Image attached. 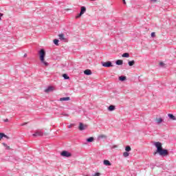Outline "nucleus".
<instances>
[{
	"instance_id": "obj_1",
	"label": "nucleus",
	"mask_w": 176,
	"mask_h": 176,
	"mask_svg": "<svg viewBox=\"0 0 176 176\" xmlns=\"http://www.w3.org/2000/svg\"><path fill=\"white\" fill-rule=\"evenodd\" d=\"M38 54L40 56V60L42 63V64H44L45 67H47V65H49V63L45 61V56H46V52H45V50L41 49L38 52Z\"/></svg>"
},
{
	"instance_id": "obj_2",
	"label": "nucleus",
	"mask_w": 176,
	"mask_h": 176,
	"mask_svg": "<svg viewBox=\"0 0 176 176\" xmlns=\"http://www.w3.org/2000/svg\"><path fill=\"white\" fill-rule=\"evenodd\" d=\"M157 153H159L160 156H167L168 155V151L164 148H162L157 152L153 153L154 156H156Z\"/></svg>"
},
{
	"instance_id": "obj_3",
	"label": "nucleus",
	"mask_w": 176,
	"mask_h": 176,
	"mask_svg": "<svg viewBox=\"0 0 176 176\" xmlns=\"http://www.w3.org/2000/svg\"><path fill=\"white\" fill-rule=\"evenodd\" d=\"M101 64L102 67H104L106 68H110V67H113V65H112V62L111 61L102 62Z\"/></svg>"
},
{
	"instance_id": "obj_4",
	"label": "nucleus",
	"mask_w": 176,
	"mask_h": 176,
	"mask_svg": "<svg viewBox=\"0 0 176 176\" xmlns=\"http://www.w3.org/2000/svg\"><path fill=\"white\" fill-rule=\"evenodd\" d=\"M85 13H86V7L82 6L80 8V12L78 15L76 16V19H79V17H80L82 14H85Z\"/></svg>"
},
{
	"instance_id": "obj_5",
	"label": "nucleus",
	"mask_w": 176,
	"mask_h": 176,
	"mask_svg": "<svg viewBox=\"0 0 176 176\" xmlns=\"http://www.w3.org/2000/svg\"><path fill=\"white\" fill-rule=\"evenodd\" d=\"M60 155L63 157H71V156H72V154H71V153H69V152H68L67 151H62Z\"/></svg>"
},
{
	"instance_id": "obj_6",
	"label": "nucleus",
	"mask_w": 176,
	"mask_h": 176,
	"mask_svg": "<svg viewBox=\"0 0 176 176\" xmlns=\"http://www.w3.org/2000/svg\"><path fill=\"white\" fill-rule=\"evenodd\" d=\"M155 146L157 148V151L156 152H158L159 151H160V149L163 148V147L162 146V144L160 143V142H157L155 143Z\"/></svg>"
},
{
	"instance_id": "obj_7",
	"label": "nucleus",
	"mask_w": 176,
	"mask_h": 176,
	"mask_svg": "<svg viewBox=\"0 0 176 176\" xmlns=\"http://www.w3.org/2000/svg\"><path fill=\"white\" fill-rule=\"evenodd\" d=\"M32 135L33 137H42V135H43V132L38 131L35 133H33Z\"/></svg>"
},
{
	"instance_id": "obj_8",
	"label": "nucleus",
	"mask_w": 176,
	"mask_h": 176,
	"mask_svg": "<svg viewBox=\"0 0 176 176\" xmlns=\"http://www.w3.org/2000/svg\"><path fill=\"white\" fill-rule=\"evenodd\" d=\"M86 127H87V126L86 125L84 126L83 123L80 122L78 129L80 131H82V130L86 129Z\"/></svg>"
},
{
	"instance_id": "obj_9",
	"label": "nucleus",
	"mask_w": 176,
	"mask_h": 176,
	"mask_svg": "<svg viewBox=\"0 0 176 176\" xmlns=\"http://www.w3.org/2000/svg\"><path fill=\"white\" fill-rule=\"evenodd\" d=\"M53 90H54V87H53L52 86H50L47 89H45V92L49 93L50 91H53Z\"/></svg>"
},
{
	"instance_id": "obj_10",
	"label": "nucleus",
	"mask_w": 176,
	"mask_h": 176,
	"mask_svg": "<svg viewBox=\"0 0 176 176\" xmlns=\"http://www.w3.org/2000/svg\"><path fill=\"white\" fill-rule=\"evenodd\" d=\"M3 137L4 138H7L8 140H9V136L5 135V133H0V141L1 140H2V138H3Z\"/></svg>"
},
{
	"instance_id": "obj_11",
	"label": "nucleus",
	"mask_w": 176,
	"mask_h": 176,
	"mask_svg": "<svg viewBox=\"0 0 176 176\" xmlns=\"http://www.w3.org/2000/svg\"><path fill=\"white\" fill-rule=\"evenodd\" d=\"M103 164H104V166H112V164H111V162H109V160H104L103 161Z\"/></svg>"
},
{
	"instance_id": "obj_12",
	"label": "nucleus",
	"mask_w": 176,
	"mask_h": 176,
	"mask_svg": "<svg viewBox=\"0 0 176 176\" xmlns=\"http://www.w3.org/2000/svg\"><path fill=\"white\" fill-rule=\"evenodd\" d=\"M84 74H85V75H87V76L91 75V70L86 69L84 71Z\"/></svg>"
},
{
	"instance_id": "obj_13",
	"label": "nucleus",
	"mask_w": 176,
	"mask_h": 176,
	"mask_svg": "<svg viewBox=\"0 0 176 176\" xmlns=\"http://www.w3.org/2000/svg\"><path fill=\"white\" fill-rule=\"evenodd\" d=\"M116 65H123V60H117L116 61Z\"/></svg>"
},
{
	"instance_id": "obj_14",
	"label": "nucleus",
	"mask_w": 176,
	"mask_h": 176,
	"mask_svg": "<svg viewBox=\"0 0 176 176\" xmlns=\"http://www.w3.org/2000/svg\"><path fill=\"white\" fill-rule=\"evenodd\" d=\"M58 36H59V39L60 41H65V37L64 34H60L58 35Z\"/></svg>"
},
{
	"instance_id": "obj_15",
	"label": "nucleus",
	"mask_w": 176,
	"mask_h": 176,
	"mask_svg": "<svg viewBox=\"0 0 176 176\" xmlns=\"http://www.w3.org/2000/svg\"><path fill=\"white\" fill-rule=\"evenodd\" d=\"M168 116L169 118L171 119V120H176V118H175V116H174V115L169 113V114H168Z\"/></svg>"
},
{
	"instance_id": "obj_16",
	"label": "nucleus",
	"mask_w": 176,
	"mask_h": 176,
	"mask_svg": "<svg viewBox=\"0 0 176 176\" xmlns=\"http://www.w3.org/2000/svg\"><path fill=\"white\" fill-rule=\"evenodd\" d=\"M69 97L60 98L59 100L60 101H69Z\"/></svg>"
},
{
	"instance_id": "obj_17",
	"label": "nucleus",
	"mask_w": 176,
	"mask_h": 176,
	"mask_svg": "<svg viewBox=\"0 0 176 176\" xmlns=\"http://www.w3.org/2000/svg\"><path fill=\"white\" fill-rule=\"evenodd\" d=\"M156 122L157 124H160L163 122V118H156Z\"/></svg>"
},
{
	"instance_id": "obj_18",
	"label": "nucleus",
	"mask_w": 176,
	"mask_h": 176,
	"mask_svg": "<svg viewBox=\"0 0 176 176\" xmlns=\"http://www.w3.org/2000/svg\"><path fill=\"white\" fill-rule=\"evenodd\" d=\"M104 138H107V135H99L98 136V140H103Z\"/></svg>"
},
{
	"instance_id": "obj_19",
	"label": "nucleus",
	"mask_w": 176,
	"mask_h": 176,
	"mask_svg": "<svg viewBox=\"0 0 176 176\" xmlns=\"http://www.w3.org/2000/svg\"><path fill=\"white\" fill-rule=\"evenodd\" d=\"M126 78L124 76H121L119 77V80H120L121 82H124V80H126Z\"/></svg>"
},
{
	"instance_id": "obj_20",
	"label": "nucleus",
	"mask_w": 176,
	"mask_h": 176,
	"mask_svg": "<svg viewBox=\"0 0 176 176\" xmlns=\"http://www.w3.org/2000/svg\"><path fill=\"white\" fill-rule=\"evenodd\" d=\"M108 110L110 111L111 112L112 111H115V106L114 105H110L109 107H108Z\"/></svg>"
},
{
	"instance_id": "obj_21",
	"label": "nucleus",
	"mask_w": 176,
	"mask_h": 176,
	"mask_svg": "<svg viewBox=\"0 0 176 176\" xmlns=\"http://www.w3.org/2000/svg\"><path fill=\"white\" fill-rule=\"evenodd\" d=\"M134 64H135V61L134 60H131L128 62V65H129V67H133V65H134Z\"/></svg>"
},
{
	"instance_id": "obj_22",
	"label": "nucleus",
	"mask_w": 176,
	"mask_h": 176,
	"mask_svg": "<svg viewBox=\"0 0 176 176\" xmlns=\"http://www.w3.org/2000/svg\"><path fill=\"white\" fill-rule=\"evenodd\" d=\"M94 141V138L90 137L87 139V142H93Z\"/></svg>"
},
{
	"instance_id": "obj_23",
	"label": "nucleus",
	"mask_w": 176,
	"mask_h": 176,
	"mask_svg": "<svg viewBox=\"0 0 176 176\" xmlns=\"http://www.w3.org/2000/svg\"><path fill=\"white\" fill-rule=\"evenodd\" d=\"M122 57H125L126 58L130 57V54L129 53H124L122 55Z\"/></svg>"
},
{
	"instance_id": "obj_24",
	"label": "nucleus",
	"mask_w": 176,
	"mask_h": 176,
	"mask_svg": "<svg viewBox=\"0 0 176 176\" xmlns=\"http://www.w3.org/2000/svg\"><path fill=\"white\" fill-rule=\"evenodd\" d=\"M125 151L126 152H130V151H131V147H130V146H126L125 147Z\"/></svg>"
},
{
	"instance_id": "obj_25",
	"label": "nucleus",
	"mask_w": 176,
	"mask_h": 176,
	"mask_svg": "<svg viewBox=\"0 0 176 176\" xmlns=\"http://www.w3.org/2000/svg\"><path fill=\"white\" fill-rule=\"evenodd\" d=\"M130 153L128 151L123 153L124 157H129Z\"/></svg>"
},
{
	"instance_id": "obj_26",
	"label": "nucleus",
	"mask_w": 176,
	"mask_h": 176,
	"mask_svg": "<svg viewBox=\"0 0 176 176\" xmlns=\"http://www.w3.org/2000/svg\"><path fill=\"white\" fill-rule=\"evenodd\" d=\"M54 45H56V46H58V39H54Z\"/></svg>"
},
{
	"instance_id": "obj_27",
	"label": "nucleus",
	"mask_w": 176,
	"mask_h": 176,
	"mask_svg": "<svg viewBox=\"0 0 176 176\" xmlns=\"http://www.w3.org/2000/svg\"><path fill=\"white\" fill-rule=\"evenodd\" d=\"M3 146L6 148V149H10V146H8L6 143H3Z\"/></svg>"
},
{
	"instance_id": "obj_28",
	"label": "nucleus",
	"mask_w": 176,
	"mask_h": 176,
	"mask_svg": "<svg viewBox=\"0 0 176 176\" xmlns=\"http://www.w3.org/2000/svg\"><path fill=\"white\" fill-rule=\"evenodd\" d=\"M63 77L64 78V79H69V76H68L67 74H63Z\"/></svg>"
},
{
	"instance_id": "obj_29",
	"label": "nucleus",
	"mask_w": 176,
	"mask_h": 176,
	"mask_svg": "<svg viewBox=\"0 0 176 176\" xmlns=\"http://www.w3.org/2000/svg\"><path fill=\"white\" fill-rule=\"evenodd\" d=\"M155 36H156L155 33V32H152V33H151V37H152V38H155Z\"/></svg>"
},
{
	"instance_id": "obj_30",
	"label": "nucleus",
	"mask_w": 176,
	"mask_h": 176,
	"mask_svg": "<svg viewBox=\"0 0 176 176\" xmlns=\"http://www.w3.org/2000/svg\"><path fill=\"white\" fill-rule=\"evenodd\" d=\"M100 173H96L94 175H93V176H100Z\"/></svg>"
},
{
	"instance_id": "obj_31",
	"label": "nucleus",
	"mask_w": 176,
	"mask_h": 176,
	"mask_svg": "<svg viewBox=\"0 0 176 176\" xmlns=\"http://www.w3.org/2000/svg\"><path fill=\"white\" fill-rule=\"evenodd\" d=\"M160 67H163V65H164V63L160 62Z\"/></svg>"
},
{
	"instance_id": "obj_32",
	"label": "nucleus",
	"mask_w": 176,
	"mask_h": 176,
	"mask_svg": "<svg viewBox=\"0 0 176 176\" xmlns=\"http://www.w3.org/2000/svg\"><path fill=\"white\" fill-rule=\"evenodd\" d=\"M25 124H27V122H24V123L21 124V126H25Z\"/></svg>"
},
{
	"instance_id": "obj_33",
	"label": "nucleus",
	"mask_w": 176,
	"mask_h": 176,
	"mask_svg": "<svg viewBox=\"0 0 176 176\" xmlns=\"http://www.w3.org/2000/svg\"><path fill=\"white\" fill-rule=\"evenodd\" d=\"M124 5H126V0H122Z\"/></svg>"
},
{
	"instance_id": "obj_34",
	"label": "nucleus",
	"mask_w": 176,
	"mask_h": 176,
	"mask_svg": "<svg viewBox=\"0 0 176 176\" xmlns=\"http://www.w3.org/2000/svg\"><path fill=\"white\" fill-rule=\"evenodd\" d=\"M151 2H157V0H151Z\"/></svg>"
},
{
	"instance_id": "obj_35",
	"label": "nucleus",
	"mask_w": 176,
	"mask_h": 176,
	"mask_svg": "<svg viewBox=\"0 0 176 176\" xmlns=\"http://www.w3.org/2000/svg\"><path fill=\"white\" fill-rule=\"evenodd\" d=\"M1 16H3V14L0 13V20H1Z\"/></svg>"
},
{
	"instance_id": "obj_36",
	"label": "nucleus",
	"mask_w": 176,
	"mask_h": 176,
	"mask_svg": "<svg viewBox=\"0 0 176 176\" xmlns=\"http://www.w3.org/2000/svg\"><path fill=\"white\" fill-rule=\"evenodd\" d=\"M4 122H9V120H8V119H6V120H4Z\"/></svg>"
},
{
	"instance_id": "obj_37",
	"label": "nucleus",
	"mask_w": 176,
	"mask_h": 176,
	"mask_svg": "<svg viewBox=\"0 0 176 176\" xmlns=\"http://www.w3.org/2000/svg\"><path fill=\"white\" fill-rule=\"evenodd\" d=\"M71 127H72V125H69V129H71Z\"/></svg>"
},
{
	"instance_id": "obj_38",
	"label": "nucleus",
	"mask_w": 176,
	"mask_h": 176,
	"mask_svg": "<svg viewBox=\"0 0 176 176\" xmlns=\"http://www.w3.org/2000/svg\"><path fill=\"white\" fill-rule=\"evenodd\" d=\"M64 116H68V114H64Z\"/></svg>"
},
{
	"instance_id": "obj_39",
	"label": "nucleus",
	"mask_w": 176,
	"mask_h": 176,
	"mask_svg": "<svg viewBox=\"0 0 176 176\" xmlns=\"http://www.w3.org/2000/svg\"><path fill=\"white\" fill-rule=\"evenodd\" d=\"M27 56V54H25V55H24V57H25Z\"/></svg>"
},
{
	"instance_id": "obj_40",
	"label": "nucleus",
	"mask_w": 176,
	"mask_h": 176,
	"mask_svg": "<svg viewBox=\"0 0 176 176\" xmlns=\"http://www.w3.org/2000/svg\"><path fill=\"white\" fill-rule=\"evenodd\" d=\"M91 1H96V0H91Z\"/></svg>"
}]
</instances>
